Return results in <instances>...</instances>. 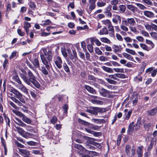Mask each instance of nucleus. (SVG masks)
<instances>
[{
  "mask_svg": "<svg viewBox=\"0 0 157 157\" xmlns=\"http://www.w3.org/2000/svg\"><path fill=\"white\" fill-rule=\"evenodd\" d=\"M11 10V6L10 3H8L7 4V5L6 7V14H7Z\"/></svg>",
  "mask_w": 157,
  "mask_h": 157,
  "instance_id": "nucleus-56",
  "label": "nucleus"
},
{
  "mask_svg": "<svg viewBox=\"0 0 157 157\" xmlns=\"http://www.w3.org/2000/svg\"><path fill=\"white\" fill-rule=\"evenodd\" d=\"M91 40V43H92V42L93 41L94 42L96 45L98 46H100L101 44V43L100 41L96 39H95L94 38H92Z\"/></svg>",
  "mask_w": 157,
  "mask_h": 157,
  "instance_id": "nucleus-47",
  "label": "nucleus"
},
{
  "mask_svg": "<svg viewBox=\"0 0 157 157\" xmlns=\"http://www.w3.org/2000/svg\"><path fill=\"white\" fill-rule=\"evenodd\" d=\"M132 113V111L131 110L129 111L127 113H125V117L124 119L126 120H128L130 117Z\"/></svg>",
  "mask_w": 157,
  "mask_h": 157,
  "instance_id": "nucleus-42",
  "label": "nucleus"
},
{
  "mask_svg": "<svg viewBox=\"0 0 157 157\" xmlns=\"http://www.w3.org/2000/svg\"><path fill=\"white\" fill-rule=\"evenodd\" d=\"M43 53L40 55V58L42 62L45 65L47 69L44 67H41V71L42 73L45 75H47L48 73V70L49 69L51 65L50 62L52 61L53 53L52 51L48 50L47 51L46 49H42Z\"/></svg>",
  "mask_w": 157,
  "mask_h": 157,
  "instance_id": "nucleus-1",
  "label": "nucleus"
},
{
  "mask_svg": "<svg viewBox=\"0 0 157 157\" xmlns=\"http://www.w3.org/2000/svg\"><path fill=\"white\" fill-rule=\"evenodd\" d=\"M63 67L64 70L66 72H70V69L66 63H64L63 64Z\"/></svg>",
  "mask_w": 157,
  "mask_h": 157,
  "instance_id": "nucleus-51",
  "label": "nucleus"
},
{
  "mask_svg": "<svg viewBox=\"0 0 157 157\" xmlns=\"http://www.w3.org/2000/svg\"><path fill=\"white\" fill-rule=\"evenodd\" d=\"M18 150L20 154L21 155H24L25 156H28L30 155V153L29 151L25 149H19Z\"/></svg>",
  "mask_w": 157,
  "mask_h": 157,
  "instance_id": "nucleus-15",
  "label": "nucleus"
},
{
  "mask_svg": "<svg viewBox=\"0 0 157 157\" xmlns=\"http://www.w3.org/2000/svg\"><path fill=\"white\" fill-rule=\"evenodd\" d=\"M27 71L29 78H28L25 75L23 74H20V76L26 84L31 86L32 85L31 83V81L36 78V77L30 70H28Z\"/></svg>",
  "mask_w": 157,
  "mask_h": 157,
  "instance_id": "nucleus-3",
  "label": "nucleus"
},
{
  "mask_svg": "<svg viewBox=\"0 0 157 157\" xmlns=\"http://www.w3.org/2000/svg\"><path fill=\"white\" fill-rule=\"evenodd\" d=\"M89 152V154L92 157L99 156V153L95 151H90Z\"/></svg>",
  "mask_w": 157,
  "mask_h": 157,
  "instance_id": "nucleus-33",
  "label": "nucleus"
},
{
  "mask_svg": "<svg viewBox=\"0 0 157 157\" xmlns=\"http://www.w3.org/2000/svg\"><path fill=\"white\" fill-rule=\"evenodd\" d=\"M125 21L127 22V25H129V26H135L136 25V22L134 18H128Z\"/></svg>",
  "mask_w": 157,
  "mask_h": 157,
  "instance_id": "nucleus-8",
  "label": "nucleus"
},
{
  "mask_svg": "<svg viewBox=\"0 0 157 157\" xmlns=\"http://www.w3.org/2000/svg\"><path fill=\"white\" fill-rule=\"evenodd\" d=\"M135 4L137 6L142 10H144L147 9V7L143 4L139 3H136Z\"/></svg>",
  "mask_w": 157,
  "mask_h": 157,
  "instance_id": "nucleus-38",
  "label": "nucleus"
},
{
  "mask_svg": "<svg viewBox=\"0 0 157 157\" xmlns=\"http://www.w3.org/2000/svg\"><path fill=\"white\" fill-rule=\"evenodd\" d=\"M22 120L28 124H30L32 122L31 120L29 118L27 117L25 115L22 118Z\"/></svg>",
  "mask_w": 157,
  "mask_h": 157,
  "instance_id": "nucleus-24",
  "label": "nucleus"
},
{
  "mask_svg": "<svg viewBox=\"0 0 157 157\" xmlns=\"http://www.w3.org/2000/svg\"><path fill=\"white\" fill-rule=\"evenodd\" d=\"M141 34L144 36L149 37V35L148 33L145 31L142 30L141 31Z\"/></svg>",
  "mask_w": 157,
  "mask_h": 157,
  "instance_id": "nucleus-62",
  "label": "nucleus"
},
{
  "mask_svg": "<svg viewBox=\"0 0 157 157\" xmlns=\"http://www.w3.org/2000/svg\"><path fill=\"white\" fill-rule=\"evenodd\" d=\"M31 27L30 24L26 21H25L24 23V29H27V28H29Z\"/></svg>",
  "mask_w": 157,
  "mask_h": 157,
  "instance_id": "nucleus-43",
  "label": "nucleus"
},
{
  "mask_svg": "<svg viewBox=\"0 0 157 157\" xmlns=\"http://www.w3.org/2000/svg\"><path fill=\"white\" fill-rule=\"evenodd\" d=\"M106 80L109 83L113 84H116L117 82L114 80H112L109 78H105Z\"/></svg>",
  "mask_w": 157,
  "mask_h": 157,
  "instance_id": "nucleus-49",
  "label": "nucleus"
},
{
  "mask_svg": "<svg viewBox=\"0 0 157 157\" xmlns=\"http://www.w3.org/2000/svg\"><path fill=\"white\" fill-rule=\"evenodd\" d=\"M113 70L114 71L117 72L124 73V70L123 68H114Z\"/></svg>",
  "mask_w": 157,
  "mask_h": 157,
  "instance_id": "nucleus-50",
  "label": "nucleus"
},
{
  "mask_svg": "<svg viewBox=\"0 0 157 157\" xmlns=\"http://www.w3.org/2000/svg\"><path fill=\"white\" fill-rule=\"evenodd\" d=\"M151 126V123H146L144 125V128L147 130H148Z\"/></svg>",
  "mask_w": 157,
  "mask_h": 157,
  "instance_id": "nucleus-61",
  "label": "nucleus"
},
{
  "mask_svg": "<svg viewBox=\"0 0 157 157\" xmlns=\"http://www.w3.org/2000/svg\"><path fill=\"white\" fill-rule=\"evenodd\" d=\"M143 147L142 146L138 147L136 150L137 157H142L143 155L142 150Z\"/></svg>",
  "mask_w": 157,
  "mask_h": 157,
  "instance_id": "nucleus-12",
  "label": "nucleus"
},
{
  "mask_svg": "<svg viewBox=\"0 0 157 157\" xmlns=\"http://www.w3.org/2000/svg\"><path fill=\"white\" fill-rule=\"evenodd\" d=\"M92 109H88L86 111L89 113L95 115H97L98 113L96 111V107H93L92 108Z\"/></svg>",
  "mask_w": 157,
  "mask_h": 157,
  "instance_id": "nucleus-16",
  "label": "nucleus"
},
{
  "mask_svg": "<svg viewBox=\"0 0 157 157\" xmlns=\"http://www.w3.org/2000/svg\"><path fill=\"white\" fill-rule=\"evenodd\" d=\"M106 4V3L103 2H98L97 3V6L99 7H103Z\"/></svg>",
  "mask_w": 157,
  "mask_h": 157,
  "instance_id": "nucleus-64",
  "label": "nucleus"
},
{
  "mask_svg": "<svg viewBox=\"0 0 157 157\" xmlns=\"http://www.w3.org/2000/svg\"><path fill=\"white\" fill-rule=\"evenodd\" d=\"M141 117H139L138 118L137 120V121L136 124H135V129H139L140 126L141 125Z\"/></svg>",
  "mask_w": 157,
  "mask_h": 157,
  "instance_id": "nucleus-17",
  "label": "nucleus"
},
{
  "mask_svg": "<svg viewBox=\"0 0 157 157\" xmlns=\"http://www.w3.org/2000/svg\"><path fill=\"white\" fill-rule=\"evenodd\" d=\"M114 51L116 53H117V52H121V48H119L118 46L116 45Z\"/></svg>",
  "mask_w": 157,
  "mask_h": 157,
  "instance_id": "nucleus-58",
  "label": "nucleus"
},
{
  "mask_svg": "<svg viewBox=\"0 0 157 157\" xmlns=\"http://www.w3.org/2000/svg\"><path fill=\"white\" fill-rule=\"evenodd\" d=\"M147 113L148 116H154L157 113V107L152 109L149 110L147 111Z\"/></svg>",
  "mask_w": 157,
  "mask_h": 157,
  "instance_id": "nucleus-9",
  "label": "nucleus"
},
{
  "mask_svg": "<svg viewBox=\"0 0 157 157\" xmlns=\"http://www.w3.org/2000/svg\"><path fill=\"white\" fill-rule=\"evenodd\" d=\"M54 59L55 63L57 67L59 69L61 68L62 63L61 58L59 56H57L54 57Z\"/></svg>",
  "mask_w": 157,
  "mask_h": 157,
  "instance_id": "nucleus-5",
  "label": "nucleus"
},
{
  "mask_svg": "<svg viewBox=\"0 0 157 157\" xmlns=\"http://www.w3.org/2000/svg\"><path fill=\"white\" fill-rule=\"evenodd\" d=\"M96 111L97 113H103L107 111V110L104 108H99L96 107Z\"/></svg>",
  "mask_w": 157,
  "mask_h": 157,
  "instance_id": "nucleus-29",
  "label": "nucleus"
},
{
  "mask_svg": "<svg viewBox=\"0 0 157 157\" xmlns=\"http://www.w3.org/2000/svg\"><path fill=\"white\" fill-rule=\"evenodd\" d=\"M101 68L105 71L109 73H113V69L111 68L106 67L105 66H102Z\"/></svg>",
  "mask_w": 157,
  "mask_h": 157,
  "instance_id": "nucleus-20",
  "label": "nucleus"
},
{
  "mask_svg": "<svg viewBox=\"0 0 157 157\" xmlns=\"http://www.w3.org/2000/svg\"><path fill=\"white\" fill-rule=\"evenodd\" d=\"M134 124L133 122H132L129 125L128 130L127 131V133L128 134H131V133L134 130Z\"/></svg>",
  "mask_w": 157,
  "mask_h": 157,
  "instance_id": "nucleus-18",
  "label": "nucleus"
},
{
  "mask_svg": "<svg viewBox=\"0 0 157 157\" xmlns=\"http://www.w3.org/2000/svg\"><path fill=\"white\" fill-rule=\"evenodd\" d=\"M86 148H85L84 150L85 151H88V150H93L95 149V147L93 145L90 144H86L85 145Z\"/></svg>",
  "mask_w": 157,
  "mask_h": 157,
  "instance_id": "nucleus-21",
  "label": "nucleus"
},
{
  "mask_svg": "<svg viewBox=\"0 0 157 157\" xmlns=\"http://www.w3.org/2000/svg\"><path fill=\"white\" fill-rule=\"evenodd\" d=\"M31 83L33 84L36 88H39L40 87V85L39 83L36 80V78L34 79L33 80L31 81Z\"/></svg>",
  "mask_w": 157,
  "mask_h": 157,
  "instance_id": "nucleus-22",
  "label": "nucleus"
},
{
  "mask_svg": "<svg viewBox=\"0 0 157 157\" xmlns=\"http://www.w3.org/2000/svg\"><path fill=\"white\" fill-rule=\"evenodd\" d=\"M101 22L103 24L108 26L109 25H110V24L111 23L110 20L108 19H106L102 20L101 21Z\"/></svg>",
  "mask_w": 157,
  "mask_h": 157,
  "instance_id": "nucleus-35",
  "label": "nucleus"
},
{
  "mask_svg": "<svg viewBox=\"0 0 157 157\" xmlns=\"http://www.w3.org/2000/svg\"><path fill=\"white\" fill-rule=\"evenodd\" d=\"M84 87L87 91L90 93L93 94H96V93L95 90L90 86L85 85L84 86Z\"/></svg>",
  "mask_w": 157,
  "mask_h": 157,
  "instance_id": "nucleus-14",
  "label": "nucleus"
},
{
  "mask_svg": "<svg viewBox=\"0 0 157 157\" xmlns=\"http://www.w3.org/2000/svg\"><path fill=\"white\" fill-rule=\"evenodd\" d=\"M10 92L15 95V97H11V99L19 106H23V104H25L26 101L23 98V95L18 90L11 87L9 89Z\"/></svg>",
  "mask_w": 157,
  "mask_h": 157,
  "instance_id": "nucleus-2",
  "label": "nucleus"
},
{
  "mask_svg": "<svg viewBox=\"0 0 157 157\" xmlns=\"http://www.w3.org/2000/svg\"><path fill=\"white\" fill-rule=\"evenodd\" d=\"M135 149L134 147L132 148L128 144L125 147V152L128 157H133L135 153Z\"/></svg>",
  "mask_w": 157,
  "mask_h": 157,
  "instance_id": "nucleus-4",
  "label": "nucleus"
},
{
  "mask_svg": "<svg viewBox=\"0 0 157 157\" xmlns=\"http://www.w3.org/2000/svg\"><path fill=\"white\" fill-rule=\"evenodd\" d=\"M146 42L147 44L150 45L151 46L152 48H153L154 47L155 44L151 41L146 39Z\"/></svg>",
  "mask_w": 157,
  "mask_h": 157,
  "instance_id": "nucleus-53",
  "label": "nucleus"
},
{
  "mask_svg": "<svg viewBox=\"0 0 157 157\" xmlns=\"http://www.w3.org/2000/svg\"><path fill=\"white\" fill-rule=\"evenodd\" d=\"M101 92H100V94L103 97H107V94H108L109 93V91L106 90L103 88H101Z\"/></svg>",
  "mask_w": 157,
  "mask_h": 157,
  "instance_id": "nucleus-19",
  "label": "nucleus"
},
{
  "mask_svg": "<svg viewBox=\"0 0 157 157\" xmlns=\"http://www.w3.org/2000/svg\"><path fill=\"white\" fill-rule=\"evenodd\" d=\"M128 25L127 24V22L125 20H122V23L120 25V28L121 30L125 31L127 32L128 31V29L127 27L126 26Z\"/></svg>",
  "mask_w": 157,
  "mask_h": 157,
  "instance_id": "nucleus-10",
  "label": "nucleus"
},
{
  "mask_svg": "<svg viewBox=\"0 0 157 157\" xmlns=\"http://www.w3.org/2000/svg\"><path fill=\"white\" fill-rule=\"evenodd\" d=\"M151 36L154 40H157V33L156 32H152L150 33Z\"/></svg>",
  "mask_w": 157,
  "mask_h": 157,
  "instance_id": "nucleus-46",
  "label": "nucleus"
},
{
  "mask_svg": "<svg viewBox=\"0 0 157 157\" xmlns=\"http://www.w3.org/2000/svg\"><path fill=\"white\" fill-rule=\"evenodd\" d=\"M109 77L110 78L113 79L114 80H116L117 81H119V79L117 78V76L115 75V74L113 75H109Z\"/></svg>",
  "mask_w": 157,
  "mask_h": 157,
  "instance_id": "nucleus-54",
  "label": "nucleus"
},
{
  "mask_svg": "<svg viewBox=\"0 0 157 157\" xmlns=\"http://www.w3.org/2000/svg\"><path fill=\"white\" fill-rule=\"evenodd\" d=\"M29 5L31 8L33 10H34L36 7V6L34 2L32 1H30L29 3Z\"/></svg>",
  "mask_w": 157,
  "mask_h": 157,
  "instance_id": "nucleus-36",
  "label": "nucleus"
},
{
  "mask_svg": "<svg viewBox=\"0 0 157 157\" xmlns=\"http://www.w3.org/2000/svg\"><path fill=\"white\" fill-rule=\"evenodd\" d=\"M92 121L96 124H99L101 123H104L105 122V120L103 119H98L93 118Z\"/></svg>",
  "mask_w": 157,
  "mask_h": 157,
  "instance_id": "nucleus-25",
  "label": "nucleus"
},
{
  "mask_svg": "<svg viewBox=\"0 0 157 157\" xmlns=\"http://www.w3.org/2000/svg\"><path fill=\"white\" fill-rule=\"evenodd\" d=\"M127 8L131 11L134 12L135 11V7L132 5H128L127 6Z\"/></svg>",
  "mask_w": 157,
  "mask_h": 157,
  "instance_id": "nucleus-52",
  "label": "nucleus"
},
{
  "mask_svg": "<svg viewBox=\"0 0 157 157\" xmlns=\"http://www.w3.org/2000/svg\"><path fill=\"white\" fill-rule=\"evenodd\" d=\"M99 59L102 62H105L108 60L107 58L104 56H100L99 58Z\"/></svg>",
  "mask_w": 157,
  "mask_h": 157,
  "instance_id": "nucleus-60",
  "label": "nucleus"
},
{
  "mask_svg": "<svg viewBox=\"0 0 157 157\" xmlns=\"http://www.w3.org/2000/svg\"><path fill=\"white\" fill-rule=\"evenodd\" d=\"M17 32L19 35L21 36H24L25 34V32L22 31L20 29H17Z\"/></svg>",
  "mask_w": 157,
  "mask_h": 157,
  "instance_id": "nucleus-63",
  "label": "nucleus"
},
{
  "mask_svg": "<svg viewBox=\"0 0 157 157\" xmlns=\"http://www.w3.org/2000/svg\"><path fill=\"white\" fill-rule=\"evenodd\" d=\"M57 118L56 116H53L52 117L51 119L50 120L51 123L53 124H56V121H57Z\"/></svg>",
  "mask_w": 157,
  "mask_h": 157,
  "instance_id": "nucleus-48",
  "label": "nucleus"
},
{
  "mask_svg": "<svg viewBox=\"0 0 157 157\" xmlns=\"http://www.w3.org/2000/svg\"><path fill=\"white\" fill-rule=\"evenodd\" d=\"M125 51L128 53L132 55H134L136 53V52L134 51L131 50L129 48H126L125 49Z\"/></svg>",
  "mask_w": 157,
  "mask_h": 157,
  "instance_id": "nucleus-55",
  "label": "nucleus"
},
{
  "mask_svg": "<svg viewBox=\"0 0 157 157\" xmlns=\"http://www.w3.org/2000/svg\"><path fill=\"white\" fill-rule=\"evenodd\" d=\"M14 80L19 84H21V82L17 75H15L14 76Z\"/></svg>",
  "mask_w": 157,
  "mask_h": 157,
  "instance_id": "nucleus-45",
  "label": "nucleus"
},
{
  "mask_svg": "<svg viewBox=\"0 0 157 157\" xmlns=\"http://www.w3.org/2000/svg\"><path fill=\"white\" fill-rule=\"evenodd\" d=\"M100 40L101 41L104 42L106 43H109L110 42V40L106 38H101L100 39Z\"/></svg>",
  "mask_w": 157,
  "mask_h": 157,
  "instance_id": "nucleus-59",
  "label": "nucleus"
},
{
  "mask_svg": "<svg viewBox=\"0 0 157 157\" xmlns=\"http://www.w3.org/2000/svg\"><path fill=\"white\" fill-rule=\"evenodd\" d=\"M134 26H129V28L131 32H133L134 33L137 34L139 33V32L136 29V28L134 27Z\"/></svg>",
  "mask_w": 157,
  "mask_h": 157,
  "instance_id": "nucleus-34",
  "label": "nucleus"
},
{
  "mask_svg": "<svg viewBox=\"0 0 157 157\" xmlns=\"http://www.w3.org/2000/svg\"><path fill=\"white\" fill-rule=\"evenodd\" d=\"M16 121H14L19 126H21L23 127H29V126L27 125L26 124L22 121L21 120L17 117L15 118Z\"/></svg>",
  "mask_w": 157,
  "mask_h": 157,
  "instance_id": "nucleus-7",
  "label": "nucleus"
},
{
  "mask_svg": "<svg viewBox=\"0 0 157 157\" xmlns=\"http://www.w3.org/2000/svg\"><path fill=\"white\" fill-rule=\"evenodd\" d=\"M33 64L36 67L38 68L40 67V63L38 59L35 58L34 59Z\"/></svg>",
  "mask_w": 157,
  "mask_h": 157,
  "instance_id": "nucleus-27",
  "label": "nucleus"
},
{
  "mask_svg": "<svg viewBox=\"0 0 157 157\" xmlns=\"http://www.w3.org/2000/svg\"><path fill=\"white\" fill-rule=\"evenodd\" d=\"M143 14L145 16L149 18H153L155 17V14L151 11L145 10L143 12Z\"/></svg>",
  "mask_w": 157,
  "mask_h": 157,
  "instance_id": "nucleus-6",
  "label": "nucleus"
},
{
  "mask_svg": "<svg viewBox=\"0 0 157 157\" xmlns=\"http://www.w3.org/2000/svg\"><path fill=\"white\" fill-rule=\"evenodd\" d=\"M61 50L63 56L64 57H67V55L65 48L64 47H62L61 48Z\"/></svg>",
  "mask_w": 157,
  "mask_h": 157,
  "instance_id": "nucleus-40",
  "label": "nucleus"
},
{
  "mask_svg": "<svg viewBox=\"0 0 157 157\" xmlns=\"http://www.w3.org/2000/svg\"><path fill=\"white\" fill-rule=\"evenodd\" d=\"M140 46L143 50L147 51H149L148 47L145 44L141 43L140 44Z\"/></svg>",
  "mask_w": 157,
  "mask_h": 157,
  "instance_id": "nucleus-41",
  "label": "nucleus"
},
{
  "mask_svg": "<svg viewBox=\"0 0 157 157\" xmlns=\"http://www.w3.org/2000/svg\"><path fill=\"white\" fill-rule=\"evenodd\" d=\"M123 55L124 57L128 59L131 61H133V58L130 55L125 53H123Z\"/></svg>",
  "mask_w": 157,
  "mask_h": 157,
  "instance_id": "nucleus-31",
  "label": "nucleus"
},
{
  "mask_svg": "<svg viewBox=\"0 0 157 157\" xmlns=\"http://www.w3.org/2000/svg\"><path fill=\"white\" fill-rule=\"evenodd\" d=\"M108 32L107 29L104 27L99 32V34L100 35L107 34H108Z\"/></svg>",
  "mask_w": 157,
  "mask_h": 157,
  "instance_id": "nucleus-26",
  "label": "nucleus"
},
{
  "mask_svg": "<svg viewBox=\"0 0 157 157\" xmlns=\"http://www.w3.org/2000/svg\"><path fill=\"white\" fill-rule=\"evenodd\" d=\"M75 147L78 150H80L84 151L85 148L83 147L81 145L79 144H76L75 145Z\"/></svg>",
  "mask_w": 157,
  "mask_h": 157,
  "instance_id": "nucleus-44",
  "label": "nucleus"
},
{
  "mask_svg": "<svg viewBox=\"0 0 157 157\" xmlns=\"http://www.w3.org/2000/svg\"><path fill=\"white\" fill-rule=\"evenodd\" d=\"M22 136L26 138H29L34 136V134L29 132H25L22 134Z\"/></svg>",
  "mask_w": 157,
  "mask_h": 157,
  "instance_id": "nucleus-23",
  "label": "nucleus"
},
{
  "mask_svg": "<svg viewBox=\"0 0 157 157\" xmlns=\"http://www.w3.org/2000/svg\"><path fill=\"white\" fill-rule=\"evenodd\" d=\"M139 95L137 94H135L133 96L132 101V103L133 105H136L138 102V97H139Z\"/></svg>",
  "mask_w": 157,
  "mask_h": 157,
  "instance_id": "nucleus-28",
  "label": "nucleus"
},
{
  "mask_svg": "<svg viewBox=\"0 0 157 157\" xmlns=\"http://www.w3.org/2000/svg\"><path fill=\"white\" fill-rule=\"evenodd\" d=\"M91 101L93 103L95 104L102 105L103 103L102 101L95 99H92Z\"/></svg>",
  "mask_w": 157,
  "mask_h": 157,
  "instance_id": "nucleus-30",
  "label": "nucleus"
},
{
  "mask_svg": "<svg viewBox=\"0 0 157 157\" xmlns=\"http://www.w3.org/2000/svg\"><path fill=\"white\" fill-rule=\"evenodd\" d=\"M115 75L117 76V78H126V75L123 74L117 73L115 74Z\"/></svg>",
  "mask_w": 157,
  "mask_h": 157,
  "instance_id": "nucleus-39",
  "label": "nucleus"
},
{
  "mask_svg": "<svg viewBox=\"0 0 157 157\" xmlns=\"http://www.w3.org/2000/svg\"><path fill=\"white\" fill-rule=\"evenodd\" d=\"M113 22L116 24H118V22L120 24L121 22V18L120 16L118 15L115 16L112 19Z\"/></svg>",
  "mask_w": 157,
  "mask_h": 157,
  "instance_id": "nucleus-11",
  "label": "nucleus"
},
{
  "mask_svg": "<svg viewBox=\"0 0 157 157\" xmlns=\"http://www.w3.org/2000/svg\"><path fill=\"white\" fill-rule=\"evenodd\" d=\"M87 49L90 53L93 52V47L91 44H88L87 46Z\"/></svg>",
  "mask_w": 157,
  "mask_h": 157,
  "instance_id": "nucleus-57",
  "label": "nucleus"
},
{
  "mask_svg": "<svg viewBox=\"0 0 157 157\" xmlns=\"http://www.w3.org/2000/svg\"><path fill=\"white\" fill-rule=\"evenodd\" d=\"M119 11L121 13H123L125 10L126 7L124 5H120L119 6Z\"/></svg>",
  "mask_w": 157,
  "mask_h": 157,
  "instance_id": "nucleus-37",
  "label": "nucleus"
},
{
  "mask_svg": "<svg viewBox=\"0 0 157 157\" xmlns=\"http://www.w3.org/2000/svg\"><path fill=\"white\" fill-rule=\"evenodd\" d=\"M20 85L18 86L19 89L21 91L25 93L26 94H29L28 89L22 83L20 84Z\"/></svg>",
  "mask_w": 157,
  "mask_h": 157,
  "instance_id": "nucleus-13",
  "label": "nucleus"
},
{
  "mask_svg": "<svg viewBox=\"0 0 157 157\" xmlns=\"http://www.w3.org/2000/svg\"><path fill=\"white\" fill-rule=\"evenodd\" d=\"M143 2L148 6L153 5L152 2L150 0H142Z\"/></svg>",
  "mask_w": 157,
  "mask_h": 157,
  "instance_id": "nucleus-32",
  "label": "nucleus"
}]
</instances>
